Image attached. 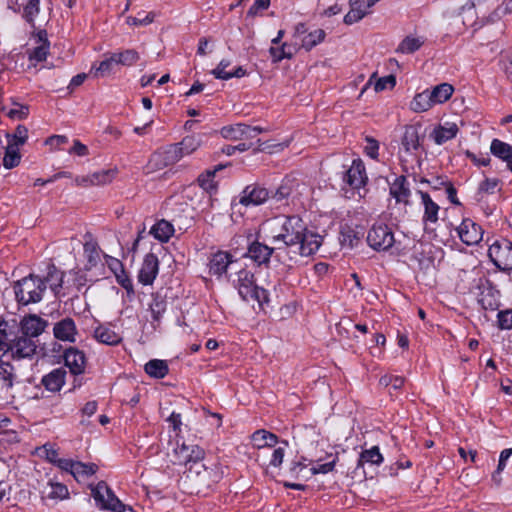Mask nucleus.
<instances>
[{
	"label": "nucleus",
	"instance_id": "21",
	"mask_svg": "<svg viewBox=\"0 0 512 512\" xmlns=\"http://www.w3.org/2000/svg\"><path fill=\"white\" fill-rule=\"evenodd\" d=\"M40 493L43 500L59 501L69 497V490L67 486L54 481L47 482Z\"/></svg>",
	"mask_w": 512,
	"mask_h": 512
},
{
	"label": "nucleus",
	"instance_id": "28",
	"mask_svg": "<svg viewBox=\"0 0 512 512\" xmlns=\"http://www.w3.org/2000/svg\"><path fill=\"white\" fill-rule=\"evenodd\" d=\"M251 441L253 447L256 449L270 448L278 443V437L267 430L260 429L251 435Z\"/></svg>",
	"mask_w": 512,
	"mask_h": 512
},
{
	"label": "nucleus",
	"instance_id": "10",
	"mask_svg": "<svg viewBox=\"0 0 512 512\" xmlns=\"http://www.w3.org/2000/svg\"><path fill=\"white\" fill-rule=\"evenodd\" d=\"M9 346L11 347L9 351L13 357L17 358H29L35 354L37 349L36 342L24 334L12 340L9 339Z\"/></svg>",
	"mask_w": 512,
	"mask_h": 512
},
{
	"label": "nucleus",
	"instance_id": "37",
	"mask_svg": "<svg viewBox=\"0 0 512 512\" xmlns=\"http://www.w3.org/2000/svg\"><path fill=\"white\" fill-rule=\"evenodd\" d=\"M491 153L504 162L512 161V146L499 139H494L490 146Z\"/></svg>",
	"mask_w": 512,
	"mask_h": 512
},
{
	"label": "nucleus",
	"instance_id": "57",
	"mask_svg": "<svg viewBox=\"0 0 512 512\" xmlns=\"http://www.w3.org/2000/svg\"><path fill=\"white\" fill-rule=\"evenodd\" d=\"M499 327L502 330L512 329V310L500 311L497 315Z\"/></svg>",
	"mask_w": 512,
	"mask_h": 512
},
{
	"label": "nucleus",
	"instance_id": "52",
	"mask_svg": "<svg viewBox=\"0 0 512 512\" xmlns=\"http://www.w3.org/2000/svg\"><path fill=\"white\" fill-rule=\"evenodd\" d=\"M4 110L7 111V115L11 119L21 120L25 119L29 114V108L27 105L13 103L11 108L4 107Z\"/></svg>",
	"mask_w": 512,
	"mask_h": 512
},
{
	"label": "nucleus",
	"instance_id": "40",
	"mask_svg": "<svg viewBox=\"0 0 512 512\" xmlns=\"http://www.w3.org/2000/svg\"><path fill=\"white\" fill-rule=\"evenodd\" d=\"M20 159L19 147H16L15 144H8L3 157V166L6 169H12L19 165Z\"/></svg>",
	"mask_w": 512,
	"mask_h": 512
},
{
	"label": "nucleus",
	"instance_id": "62",
	"mask_svg": "<svg viewBox=\"0 0 512 512\" xmlns=\"http://www.w3.org/2000/svg\"><path fill=\"white\" fill-rule=\"evenodd\" d=\"M366 140H367V145L365 147L366 154L369 157H371L372 159H377L378 150H379L378 142L371 138H367Z\"/></svg>",
	"mask_w": 512,
	"mask_h": 512
},
{
	"label": "nucleus",
	"instance_id": "38",
	"mask_svg": "<svg viewBox=\"0 0 512 512\" xmlns=\"http://www.w3.org/2000/svg\"><path fill=\"white\" fill-rule=\"evenodd\" d=\"M145 372L154 378H164L168 374V365L164 360L153 359L145 364Z\"/></svg>",
	"mask_w": 512,
	"mask_h": 512
},
{
	"label": "nucleus",
	"instance_id": "23",
	"mask_svg": "<svg viewBox=\"0 0 512 512\" xmlns=\"http://www.w3.org/2000/svg\"><path fill=\"white\" fill-rule=\"evenodd\" d=\"M419 194L422 199V204L424 206V214H423V222L425 226L428 224H435L438 221V213L440 207L437 203H435L428 193L419 191Z\"/></svg>",
	"mask_w": 512,
	"mask_h": 512
},
{
	"label": "nucleus",
	"instance_id": "49",
	"mask_svg": "<svg viewBox=\"0 0 512 512\" xmlns=\"http://www.w3.org/2000/svg\"><path fill=\"white\" fill-rule=\"evenodd\" d=\"M97 471V465L93 463H82V462H75L72 475L78 479L79 477H88L96 473Z\"/></svg>",
	"mask_w": 512,
	"mask_h": 512
},
{
	"label": "nucleus",
	"instance_id": "63",
	"mask_svg": "<svg viewBox=\"0 0 512 512\" xmlns=\"http://www.w3.org/2000/svg\"><path fill=\"white\" fill-rule=\"evenodd\" d=\"M285 449L283 447L276 448L273 453L270 460V465L274 467H278L282 464L284 459Z\"/></svg>",
	"mask_w": 512,
	"mask_h": 512
},
{
	"label": "nucleus",
	"instance_id": "64",
	"mask_svg": "<svg viewBox=\"0 0 512 512\" xmlns=\"http://www.w3.org/2000/svg\"><path fill=\"white\" fill-rule=\"evenodd\" d=\"M498 17L512 13V0H504L503 3L495 11Z\"/></svg>",
	"mask_w": 512,
	"mask_h": 512
},
{
	"label": "nucleus",
	"instance_id": "58",
	"mask_svg": "<svg viewBox=\"0 0 512 512\" xmlns=\"http://www.w3.org/2000/svg\"><path fill=\"white\" fill-rule=\"evenodd\" d=\"M396 84V79L393 75H388L382 78H379L374 85V89L376 92L383 91L387 88H393Z\"/></svg>",
	"mask_w": 512,
	"mask_h": 512
},
{
	"label": "nucleus",
	"instance_id": "17",
	"mask_svg": "<svg viewBox=\"0 0 512 512\" xmlns=\"http://www.w3.org/2000/svg\"><path fill=\"white\" fill-rule=\"evenodd\" d=\"M390 195L395 199L397 203H402L404 205L409 204L411 190L409 187V182L405 176L396 177L393 183H391Z\"/></svg>",
	"mask_w": 512,
	"mask_h": 512
},
{
	"label": "nucleus",
	"instance_id": "31",
	"mask_svg": "<svg viewBox=\"0 0 512 512\" xmlns=\"http://www.w3.org/2000/svg\"><path fill=\"white\" fill-rule=\"evenodd\" d=\"M117 65L114 54L109 53L105 55L104 60L100 61L98 65H92L91 73H93L95 77H106L114 71Z\"/></svg>",
	"mask_w": 512,
	"mask_h": 512
},
{
	"label": "nucleus",
	"instance_id": "60",
	"mask_svg": "<svg viewBox=\"0 0 512 512\" xmlns=\"http://www.w3.org/2000/svg\"><path fill=\"white\" fill-rule=\"evenodd\" d=\"M336 461L333 459L330 462L324 463V464H316L314 465L310 471L312 474H327L331 471H333L335 467Z\"/></svg>",
	"mask_w": 512,
	"mask_h": 512
},
{
	"label": "nucleus",
	"instance_id": "46",
	"mask_svg": "<svg viewBox=\"0 0 512 512\" xmlns=\"http://www.w3.org/2000/svg\"><path fill=\"white\" fill-rule=\"evenodd\" d=\"M360 241L358 234L350 227L342 229L340 234V243L343 247L352 249L357 246Z\"/></svg>",
	"mask_w": 512,
	"mask_h": 512
},
{
	"label": "nucleus",
	"instance_id": "39",
	"mask_svg": "<svg viewBox=\"0 0 512 512\" xmlns=\"http://www.w3.org/2000/svg\"><path fill=\"white\" fill-rule=\"evenodd\" d=\"M222 169V166L219 165L214 170H207L204 173L198 176L197 182L199 186L205 191L212 193L216 191L217 185L214 181L215 173Z\"/></svg>",
	"mask_w": 512,
	"mask_h": 512
},
{
	"label": "nucleus",
	"instance_id": "3",
	"mask_svg": "<svg viewBox=\"0 0 512 512\" xmlns=\"http://www.w3.org/2000/svg\"><path fill=\"white\" fill-rule=\"evenodd\" d=\"M15 298L19 304L29 305L40 302L46 290L42 278L29 275L14 284Z\"/></svg>",
	"mask_w": 512,
	"mask_h": 512
},
{
	"label": "nucleus",
	"instance_id": "13",
	"mask_svg": "<svg viewBox=\"0 0 512 512\" xmlns=\"http://www.w3.org/2000/svg\"><path fill=\"white\" fill-rule=\"evenodd\" d=\"M175 454L178 463L188 465L189 467L196 462H202L205 452L198 445L182 444L175 449Z\"/></svg>",
	"mask_w": 512,
	"mask_h": 512
},
{
	"label": "nucleus",
	"instance_id": "56",
	"mask_svg": "<svg viewBox=\"0 0 512 512\" xmlns=\"http://www.w3.org/2000/svg\"><path fill=\"white\" fill-rule=\"evenodd\" d=\"M154 20V14L148 13L142 16L140 13L136 17L129 16L126 19L128 25L131 26H145L152 23Z\"/></svg>",
	"mask_w": 512,
	"mask_h": 512
},
{
	"label": "nucleus",
	"instance_id": "11",
	"mask_svg": "<svg viewBox=\"0 0 512 512\" xmlns=\"http://www.w3.org/2000/svg\"><path fill=\"white\" fill-rule=\"evenodd\" d=\"M459 238L466 245L478 244L483 236L482 228L471 219H464L457 228Z\"/></svg>",
	"mask_w": 512,
	"mask_h": 512
},
{
	"label": "nucleus",
	"instance_id": "4",
	"mask_svg": "<svg viewBox=\"0 0 512 512\" xmlns=\"http://www.w3.org/2000/svg\"><path fill=\"white\" fill-rule=\"evenodd\" d=\"M223 474L218 463L207 466L203 462H196L187 468V478L193 481L199 489L210 488L222 479Z\"/></svg>",
	"mask_w": 512,
	"mask_h": 512
},
{
	"label": "nucleus",
	"instance_id": "53",
	"mask_svg": "<svg viewBox=\"0 0 512 512\" xmlns=\"http://www.w3.org/2000/svg\"><path fill=\"white\" fill-rule=\"evenodd\" d=\"M28 139V129L23 125H18L15 133L9 140L8 144H15L16 147L23 145Z\"/></svg>",
	"mask_w": 512,
	"mask_h": 512
},
{
	"label": "nucleus",
	"instance_id": "15",
	"mask_svg": "<svg viewBox=\"0 0 512 512\" xmlns=\"http://www.w3.org/2000/svg\"><path fill=\"white\" fill-rule=\"evenodd\" d=\"M367 181L365 166L361 160H354L350 168L346 171L344 182L353 189L362 188Z\"/></svg>",
	"mask_w": 512,
	"mask_h": 512
},
{
	"label": "nucleus",
	"instance_id": "25",
	"mask_svg": "<svg viewBox=\"0 0 512 512\" xmlns=\"http://www.w3.org/2000/svg\"><path fill=\"white\" fill-rule=\"evenodd\" d=\"M183 154L179 148V145L172 144L166 147L165 149L154 154V159L156 161H161L163 166H168L175 164L183 158Z\"/></svg>",
	"mask_w": 512,
	"mask_h": 512
},
{
	"label": "nucleus",
	"instance_id": "45",
	"mask_svg": "<svg viewBox=\"0 0 512 512\" xmlns=\"http://www.w3.org/2000/svg\"><path fill=\"white\" fill-rule=\"evenodd\" d=\"M118 170L116 168L100 170L91 173L92 174V184L94 185H106L113 181L116 177Z\"/></svg>",
	"mask_w": 512,
	"mask_h": 512
},
{
	"label": "nucleus",
	"instance_id": "16",
	"mask_svg": "<svg viewBox=\"0 0 512 512\" xmlns=\"http://www.w3.org/2000/svg\"><path fill=\"white\" fill-rule=\"evenodd\" d=\"M48 322L38 315L31 314L25 316L20 323L21 331L24 335L34 338L44 332Z\"/></svg>",
	"mask_w": 512,
	"mask_h": 512
},
{
	"label": "nucleus",
	"instance_id": "59",
	"mask_svg": "<svg viewBox=\"0 0 512 512\" xmlns=\"http://www.w3.org/2000/svg\"><path fill=\"white\" fill-rule=\"evenodd\" d=\"M115 276L118 284L121 285L129 295L134 293L132 280L125 273L124 270H121L119 273L115 274Z\"/></svg>",
	"mask_w": 512,
	"mask_h": 512
},
{
	"label": "nucleus",
	"instance_id": "22",
	"mask_svg": "<svg viewBox=\"0 0 512 512\" xmlns=\"http://www.w3.org/2000/svg\"><path fill=\"white\" fill-rule=\"evenodd\" d=\"M424 43V36L409 34L400 41L395 52L398 54H413L418 51Z\"/></svg>",
	"mask_w": 512,
	"mask_h": 512
},
{
	"label": "nucleus",
	"instance_id": "41",
	"mask_svg": "<svg viewBox=\"0 0 512 512\" xmlns=\"http://www.w3.org/2000/svg\"><path fill=\"white\" fill-rule=\"evenodd\" d=\"M325 37V32L322 29H315L313 31L308 32L305 36L301 38V46L305 48L307 51L311 50L317 44L323 41Z\"/></svg>",
	"mask_w": 512,
	"mask_h": 512
},
{
	"label": "nucleus",
	"instance_id": "1",
	"mask_svg": "<svg viewBox=\"0 0 512 512\" xmlns=\"http://www.w3.org/2000/svg\"><path fill=\"white\" fill-rule=\"evenodd\" d=\"M264 238L275 245L277 250L287 249L290 259L296 256L308 257L318 251L322 237L308 230L298 216L280 215L266 220L260 228Z\"/></svg>",
	"mask_w": 512,
	"mask_h": 512
},
{
	"label": "nucleus",
	"instance_id": "42",
	"mask_svg": "<svg viewBox=\"0 0 512 512\" xmlns=\"http://www.w3.org/2000/svg\"><path fill=\"white\" fill-rule=\"evenodd\" d=\"M177 144L179 145L183 156H187L195 152L202 145V140L199 136L191 135L186 136Z\"/></svg>",
	"mask_w": 512,
	"mask_h": 512
},
{
	"label": "nucleus",
	"instance_id": "29",
	"mask_svg": "<svg viewBox=\"0 0 512 512\" xmlns=\"http://www.w3.org/2000/svg\"><path fill=\"white\" fill-rule=\"evenodd\" d=\"M63 278L64 273L54 264H50L47 268V274L42 280L46 287L49 286L54 294L57 295L62 288Z\"/></svg>",
	"mask_w": 512,
	"mask_h": 512
},
{
	"label": "nucleus",
	"instance_id": "34",
	"mask_svg": "<svg viewBox=\"0 0 512 512\" xmlns=\"http://www.w3.org/2000/svg\"><path fill=\"white\" fill-rule=\"evenodd\" d=\"M454 88L449 83H441L429 90L430 97L434 105L446 102L452 96Z\"/></svg>",
	"mask_w": 512,
	"mask_h": 512
},
{
	"label": "nucleus",
	"instance_id": "43",
	"mask_svg": "<svg viewBox=\"0 0 512 512\" xmlns=\"http://www.w3.org/2000/svg\"><path fill=\"white\" fill-rule=\"evenodd\" d=\"M270 55L274 62H280L285 58H292L296 49L287 43H283L280 47H271L269 49Z\"/></svg>",
	"mask_w": 512,
	"mask_h": 512
},
{
	"label": "nucleus",
	"instance_id": "20",
	"mask_svg": "<svg viewBox=\"0 0 512 512\" xmlns=\"http://www.w3.org/2000/svg\"><path fill=\"white\" fill-rule=\"evenodd\" d=\"M458 126L456 123L445 122L444 124H440L436 126L430 137L434 140L437 145H442L449 140L455 138L458 134Z\"/></svg>",
	"mask_w": 512,
	"mask_h": 512
},
{
	"label": "nucleus",
	"instance_id": "18",
	"mask_svg": "<svg viewBox=\"0 0 512 512\" xmlns=\"http://www.w3.org/2000/svg\"><path fill=\"white\" fill-rule=\"evenodd\" d=\"M274 249H276L275 246L269 247L263 243L255 241L248 247L246 256L257 265L267 264Z\"/></svg>",
	"mask_w": 512,
	"mask_h": 512
},
{
	"label": "nucleus",
	"instance_id": "9",
	"mask_svg": "<svg viewBox=\"0 0 512 512\" xmlns=\"http://www.w3.org/2000/svg\"><path fill=\"white\" fill-rule=\"evenodd\" d=\"M240 263L233 260L231 254L224 251H218L213 254L209 262V272L217 277L226 275L228 270H236Z\"/></svg>",
	"mask_w": 512,
	"mask_h": 512
},
{
	"label": "nucleus",
	"instance_id": "24",
	"mask_svg": "<svg viewBox=\"0 0 512 512\" xmlns=\"http://www.w3.org/2000/svg\"><path fill=\"white\" fill-rule=\"evenodd\" d=\"M401 144L407 153H414L420 147L419 129L414 125L405 126Z\"/></svg>",
	"mask_w": 512,
	"mask_h": 512
},
{
	"label": "nucleus",
	"instance_id": "50",
	"mask_svg": "<svg viewBox=\"0 0 512 512\" xmlns=\"http://www.w3.org/2000/svg\"><path fill=\"white\" fill-rule=\"evenodd\" d=\"M500 181L497 178H485L478 187V194L492 195L500 191Z\"/></svg>",
	"mask_w": 512,
	"mask_h": 512
},
{
	"label": "nucleus",
	"instance_id": "26",
	"mask_svg": "<svg viewBox=\"0 0 512 512\" xmlns=\"http://www.w3.org/2000/svg\"><path fill=\"white\" fill-rule=\"evenodd\" d=\"M94 338L100 343L111 346L118 345L122 341L119 333L105 325H100L94 330Z\"/></svg>",
	"mask_w": 512,
	"mask_h": 512
},
{
	"label": "nucleus",
	"instance_id": "14",
	"mask_svg": "<svg viewBox=\"0 0 512 512\" xmlns=\"http://www.w3.org/2000/svg\"><path fill=\"white\" fill-rule=\"evenodd\" d=\"M53 334L60 341L74 343L78 334L75 321L69 317L61 319L54 324Z\"/></svg>",
	"mask_w": 512,
	"mask_h": 512
},
{
	"label": "nucleus",
	"instance_id": "54",
	"mask_svg": "<svg viewBox=\"0 0 512 512\" xmlns=\"http://www.w3.org/2000/svg\"><path fill=\"white\" fill-rule=\"evenodd\" d=\"M231 65V61L228 59H222L217 67L211 71V74L221 80H229L231 79L230 72L226 71V68Z\"/></svg>",
	"mask_w": 512,
	"mask_h": 512
},
{
	"label": "nucleus",
	"instance_id": "48",
	"mask_svg": "<svg viewBox=\"0 0 512 512\" xmlns=\"http://www.w3.org/2000/svg\"><path fill=\"white\" fill-rule=\"evenodd\" d=\"M40 12V0H28L23 9L24 19L31 25H34L36 16Z\"/></svg>",
	"mask_w": 512,
	"mask_h": 512
},
{
	"label": "nucleus",
	"instance_id": "6",
	"mask_svg": "<svg viewBox=\"0 0 512 512\" xmlns=\"http://www.w3.org/2000/svg\"><path fill=\"white\" fill-rule=\"evenodd\" d=\"M367 242L373 249L385 251L392 247L394 235L387 225H374L368 232Z\"/></svg>",
	"mask_w": 512,
	"mask_h": 512
},
{
	"label": "nucleus",
	"instance_id": "32",
	"mask_svg": "<svg viewBox=\"0 0 512 512\" xmlns=\"http://www.w3.org/2000/svg\"><path fill=\"white\" fill-rule=\"evenodd\" d=\"M433 106L434 104L432 102L428 89L424 90L421 93H417L409 105L410 109L416 113L428 111Z\"/></svg>",
	"mask_w": 512,
	"mask_h": 512
},
{
	"label": "nucleus",
	"instance_id": "12",
	"mask_svg": "<svg viewBox=\"0 0 512 512\" xmlns=\"http://www.w3.org/2000/svg\"><path fill=\"white\" fill-rule=\"evenodd\" d=\"M159 260L153 253H148L143 259V263L139 270L138 280L143 285H151L158 275Z\"/></svg>",
	"mask_w": 512,
	"mask_h": 512
},
{
	"label": "nucleus",
	"instance_id": "44",
	"mask_svg": "<svg viewBox=\"0 0 512 512\" xmlns=\"http://www.w3.org/2000/svg\"><path fill=\"white\" fill-rule=\"evenodd\" d=\"M118 65L132 66L140 58L139 53L134 49H126L120 52L113 53Z\"/></svg>",
	"mask_w": 512,
	"mask_h": 512
},
{
	"label": "nucleus",
	"instance_id": "47",
	"mask_svg": "<svg viewBox=\"0 0 512 512\" xmlns=\"http://www.w3.org/2000/svg\"><path fill=\"white\" fill-rule=\"evenodd\" d=\"M244 125L243 123H238L224 126L221 129V135L228 140H243Z\"/></svg>",
	"mask_w": 512,
	"mask_h": 512
},
{
	"label": "nucleus",
	"instance_id": "55",
	"mask_svg": "<svg viewBox=\"0 0 512 512\" xmlns=\"http://www.w3.org/2000/svg\"><path fill=\"white\" fill-rule=\"evenodd\" d=\"M291 193H292V182L290 180L283 181L281 183V185L275 191L272 198L275 199L276 201H282V200L287 199Z\"/></svg>",
	"mask_w": 512,
	"mask_h": 512
},
{
	"label": "nucleus",
	"instance_id": "19",
	"mask_svg": "<svg viewBox=\"0 0 512 512\" xmlns=\"http://www.w3.org/2000/svg\"><path fill=\"white\" fill-rule=\"evenodd\" d=\"M65 365L75 375L82 374L85 370L86 358L82 351L69 348L64 354Z\"/></svg>",
	"mask_w": 512,
	"mask_h": 512
},
{
	"label": "nucleus",
	"instance_id": "36",
	"mask_svg": "<svg viewBox=\"0 0 512 512\" xmlns=\"http://www.w3.org/2000/svg\"><path fill=\"white\" fill-rule=\"evenodd\" d=\"M84 255L89 264V268L97 266L101 261V249L97 242L91 237L84 243Z\"/></svg>",
	"mask_w": 512,
	"mask_h": 512
},
{
	"label": "nucleus",
	"instance_id": "51",
	"mask_svg": "<svg viewBox=\"0 0 512 512\" xmlns=\"http://www.w3.org/2000/svg\"><path fill=\"white\" fill-rule=\"evenodd\" d=\"M49 49V43L42 36H39V45L35 47L30 53V59L38 62L46 59Z\"/></svg>",
	"mask_w": 512,
	"mask_h": 512
},
{
	"label": "nucleus",
	"instance_id": "61",
	"mask_svg": "<svg viewBox=\"0 0 512 512\" xmlns=\"http://www.w3.org/2000/svg\"><path fill=\"white\" fill-rule=\"evenodd\" d=\"M42 455L51 463L55 464L59 457H58V451L52 447L51 445H44L41 449H40Z\"/></svg>",
	"mask_w": 512,
	"mask_h": 512
},
{
	"label": "nucleus",
	"instance_id": "27",
	"mask_svg": "<svg viewBox=\"0 0 512 512\" xmlns=\"http://www.w3.org/2000/svg\"><path fill=\"white\" fill-rule=\"evenodd\" d=\"M174 226L165 219L157 221L150 229V234L162 243H166L174 234Z\"/></svg>",
	"mask_w": 512,
	"mask_h": 512
},
{
	"label": "nucleus",
	"instance_id": "7",
	"mask_svg": "<svg viewBox=\"0 0 512 512\" xmlns=\"http://www.w3.org/2000/svg\"><path fill=\"white\" fill-rule=\"evenodd\" d=\"M269 197L270 194L266 188L257 185H248L240 193L238 197V202H234L232 204V209L235 210L238 205H242L245 207L261 205Z\"/></svg>",
	"mask_w": 512,
	"mask_h": 512
},
{
	"label": "nucleus",
	"instance_id": "2",
	"mask_svg": "<svg viewBox=\"0 0 512 512\" xmlns=\"http://www.w3.org/2000/svg\"><path fill=\"white\" fill-rule=\"evenodd\" d=\"M232 283L244 301L257 302L259 305L268 301L267 291L256 285L254 274L241 265L235 270Z\"/></svg>",
	"mask_w": 512,
	"mask_h": 512
},
{
	"label": "nucleus",
	"instance_id": "5",
	"mask_svg": "<svg viewBox=\"0 0 512 512\" xmlns=\"http://www.w3.org/2000/svg\"><path fill=\"white\" fill-rule=\"evenodd\" d=\"M493 264L502 271L512 270V242L508 239L495 240L488 249Z\"/></svg>",
	"mask_w": 512,
	"mask_h": 512
},
{
	"label": "nucleus",
	"instance_id": "35",
	"mask_svg": "<svg viewBox=\"0 0 512 512\" xmlns=\"http://www.w3.org/2000/svg\"><path fill=\"white\" fill-rule=\"evenodd\" d=\"M16 379L14 367L9 362H0L1 389L8 392Z\"/></svg>",
	"mask_w": 512,
	"mask_h": 512
},
{
	"label": "nucleus",
	"instance_id": "8",
	"mask_svg": "<svg viewBox=\"0 0 512 512\" xmlns=\"http://www.w3.org/2000/svg\"><path fill=\"white\" fill-rule=\"evenodd\" d=\"M92 496L96 505L102 510L116 511L121 506V501L103 481L92 488Z\"/></svg>",
	"mask_w": 512,
	"mask_h": 512
},
{
	"label": "nucleus",
	"instance_id": "30",
	"mask_svg": "<svg viewBox=\"0 0 512 512\" xmlns=\"http://www.w3.org/2000/svg\"><path fill=\"white\" fill-rule=\"evenodd\" d=\"M65 374L62 369H54L42 378V384L47 390L57 392L65 384Z\"/></svg>",
	"mask_w": 512,
	"mask_h": 512
},
{
	"label": "nucleus",
	"instance_id": "33",
	"mask_svg": "<svg viewBox=\"0 0 512 512\" xmlns=\"http://www.w3.org/2000/svg\"><path fill=\"white\" fill-rule=\"evenodd\" d=\"M383 462V456L380 453L378 446H373L370 449L363 450L360 453L357 468H363L365 464L380 465Z\"/></svg>",
	"mask_w": 512,
	"mask_h": 512
}]
</instances>
